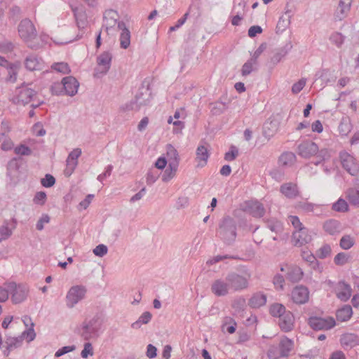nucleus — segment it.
Masks as SVG:
<instances>
[{"label":"nucleus","instance_id":"nucleus-21","mask_svg":"<svg viewBox=\"0 0 359 359\" xmlns=\"http://www.w3.org/2000/svg\"><path fill=\"white\" fill-rule=\"evenodd\" d=\"M244 211L255 217H262L265 213L264 205L257 201H249L245 204Z\"/></svg>","mask_w":359,"mask_h":359},{"label":"nucleus","instance_id":"nucleus-49","mask_svg":"<svg viewBox=\"0 0 359 359\" xmlns=\"http://www.w3.org/2000/svg\"><path fill=\"white\" fill-rule=\"evenodd\" d=\"M236 323L231 318H226L222 325L223 331H226L229 334H233L236 331Z\"/></svg>","mask_w":359,"mask_h":359},{"label":"nucleus","instance_id":"nucleus-23","mask_svg":"<svg viewBox=\"0 0 359 359\" xmlns=\"http://www.w3.org/2000/svg\"><path fill=\"white\" fill-rule=\"evenodd\" d=\"M62 86L65 94L72 97L77 93L79 83L74 77L67 76L62 79Z\"/></svg>","mask_w":359,"mask_h":359},{"label":"nucleus","instance_id":"nucleus-4","mask_svg":"<svg viewBox=\"0 0 359 359\" xmlns=\"http://www.w3.org/2000/svg\"><path fill=\"white\" fill-rule=\"evenodd\" d=\"M217 234L228 244L233 242L236 237V223L235 220L229 216L224 217L219 223Z\"/></svg>","mask_w":359,"mask_h":359},{"label":"nucleus","instance_id":"nucleus-25","mask_svg":"<svg viewBox=\"0 0 359 359\" xmlns=\"http://www.w3.org/2000/svg\"><path fill=\"white\" fill-rule=\"evenodd\" d=\"M294 316L287 311L283 316L279 318V326L284 332H289L293 329L294 327Z\"/></svg>","mask_w":359,"mask_h":359},{"label":"nucleus","instance_id":"nucleus-53","mask_svg":"<svg viewBox=\"0 0 359 359\" xmlns=\"http://www.w3.org/2000/svg\"><path fill=\"white\" fill-rule=\"evenodd\" d=\"M290 20L291 19L285 17V16H280L276 26V29H278V32H283L285 30L289 25H290Z\"/></svg>","mask_w":359,"mask_h":359},{"label":"nucleus","instance_id":"nucleus-9","mask_svg":"<svg viewBox=\"0 0 359 359\" xmlns=\"http://www.w3.org/2000/svg\"><path fill=\"white\" fill-rule=\"evenodd\" d=\"M341 165L352 176H356L359 173V163L351 154L341 151L339 154Z\"/></svg>","mask_w":359,"mask_h":359},{"label":"nucleus","instance_id":"nucleus-62","mask_svg":"<svg viewBox=\"0 0 359 359\" xmlns=\"http://www.w3.org/2000/svg\"><path fill=\"white\" fill-rule=\"evenodd\" d=\"M15 153L18 155L29 156L32 154V150L25 144H20L14 149Z\"/></svg>","mask_w":359,"mask_h":359},{"label":"nucleus","instance_id":"nucleus-59","mask_svg":"<svg viewBox=\"0 0 359 359\" xmlns=\"http://www.w3.org/2000/svg\"><path fill=\"white\" fill-rule=\"evenodd\" d=\"M351 126L348 121L344 120L342 121L339 126V133L342 135H347L348 133L351 131Z\"/></svg>","mask_w":359,"mask_h":359},{"label":"nucleus","instance_id":"nucleus-63","mask_svg":"<svg viewBox=\"0 0 359 359\" xmlns=\"http://www.w3.org/2000/svg\"><path fill=\"white\" fill-rule=\"evenodd\" d=\"M10 294V290L8 289V283L4 284V286H0V302H6Z\"/></svg>","mask_w":359,"mask_h":359},{"label":"nucleus","instance_id":"nucleus-6","mask_svg":"<svg viewBox=\"0 0 359 359\" xmlns=\"http://www.w3.org/2000/svg\"><path fill=\"white\" fill-rule=\"evenodd\" d=\"M87 288L83 285L72 286L67 292L65 301L67 309L74 308L79 303L86 299Z\"/></svg>","mask_w":359,"mask_h":359},{"label":"nucleus","instance_id":"nucleus-61","mask_svg":"<svg viewBox=\"0 0 359 359\" xmlns=\"http://www.w3.org/2000/svg\"><path fill=\"white\" fill-rule=\"evenodd\" d=\"M41 183L44 187H51L55 183V179L53 175L46 174L44 178L41 179Z\"/></svg>","mask_w":359,"mask_h":359},{"label":"nucleus","instance_id":"nucleus-27","mask_svg":"<svg viewBox=\"0 0 359 359\" xmlns=\"http://www.w3.org/2000/svg\"><path fill=\"white\" fill-rule=\"evenodd\" d=\"M292 45L291 42L287 43L284 46L276 49L271 57V62L276 65L278 64L287 53L291 50Z\"/></svg>","mask_w":359,"mask_h":359},{"label":"nucleus","instance_id":"nucleus-17","mask_svg":"<svg viewBox=\"0 0 359 359\" xmlns=\"http://www.w3.org/2000/svg\"><path fill=\"white\" fill-rule=\"evenodd\" d=\"M73 12L76 20V25L79 28V34H77V39H81L84 34L83 29L88 25L87 14L82 8H73Z\"/></svg>","mask_w":359,"mask_h":359},{"label":"nucleus","instance_id":"nucleus-33","mask_svg":"<svg viewBox=\"0 0 359 359\" xmlns=\"http://www.w3.org/2000/svg\"><path fill=\"white\" fill-rule=\"evenodd\" d=\"M166 160L168 162V165L175 163L176 165H179L180 157L177 149L171 144L166 146Z\"/></svg>","mask_w":359,"mask_h":359},{"label":"nucleus","instance_id":"nucleus-8","mask_svg":"<svg viewBox=\"0 0 359 359\" xmlns=\"http://www.w3.org/2000/svg\"><path fill=\"white\" fill-rule=\"evenodd\" d=\"M35 95V90L29 87V85L23 84L15 90L12 102L17 104L25 105L32 100Z\"/></svg>","mask_w":359,"mask_h":359},{"label":"nucleus","instance_id":"nucleus-43","mask_svg":"<svg viewBox=\"0 0 359 359\" xmlns=\"http://www.w3.org/2000/svg\"><path fill=\"white\" fill-rule=\"evenodd\" d=\"M51 69L62 74H67L71 72L69 65L64 62L53 63L51 65Z\"/></svg>","mask_w":359,"mask_h":359},{"label":"nucleus","instance_id":"nucleus-24","mask_svg":"<svg viewBox=\"0 0 359 359\" xmlns=\"http://www.w3.org/2000/svg\"><path fill=\"white\" fill-rule=\"evenodd\" d=\"M335 294L338 299L342 302H346L351 296V285L344 281H339L334 288Z\"/></svg>","mask_w":359,"mask_h":359},{"label":"nucleus","instance_id":"nucleus-26","mask_svg":"<svg viewBox=\"0 0 359 359\" xmlns=\"http://www.w3.org/2000/svg\"><path fill=\"white\" fill-rule=\"evenodd\" d=\"M118 29L121 30L120 34V46L122 48L126 49L130 46V32L126 27V25L123 22L118 23Z\"/></svg>","mask_w":359,"mask_h":359},{"label":"nucleus","instance_id":"nucleus-50","mask_svg":"<svg viewBox=\"0 0 359 359\" xmlns=\"http://www.w3.org/2000/svg\"><path fill=\"white\" fill-rule=\"evenodd\" d=\"M196 156L198 160L203 161V164H205L209 157L207 148L203 145L198 146L196 149Z\"/></svg>","mask_w":359,"mask_h":359},{"label":"nucleus","instance_id":"nucleus-58","mask_svg":"<svg viewBox=\"0 0 359 359\" xmlns=\"http://www.w3.org/2000/svg\"><path fill=\"white\" fill-rule=\"evenodd\" d=\"M50 91L53 95H60L65 94L63 86H62V81L61 83L55 82L53 83L50 87Z\"/></svg>","mask_w":359,"mask_h":359},{"label":"nucleus","instance_id":"nucleus-37","mask_svg":"<svg viewBox=\"0 0 359 359\" xmlns=\"http://www.w3.org/2000/svg\"><path fill=\"white\" fill-rule=\"evenodd\" d=\"M152 315L149 311L144 312L139 318L132 323L131 327L133 329H139L141 327L142 325H146L150 322L151 320Z\"/></svg>","mask_w":359,"mask_h":359},{"label":"nucleus","instance_id":"nucleus-1","mask_svg":"<svg viewBox=\"0 0 359 359\" xmlns=\"http://www.w3.org/2000/svg\"><path fill=\"white\" fill-rule=\"evenodd\" d=\"M103 331V319L96 315L92 318L83 322L80 334L85 340H90L99 337Z\"/></svg>","mask_w":359,"mask_h":359},{"label":"nucleus","instance_id":"nucleus-48","mask_svg":"<svg viewBox=\"0 0 359 359\" xmlns=\"http://www.w3.org/2000/svg\"><path fill=\"white\" fill-rule=\"evenodd\" d=\"M351 257L345 252L338 253L334 258V262L337 266H343L349 262Z\"/></svg>","mask_w":359,"mask_h":359},{"label":"nucleus","instance_id":"nucleus-45","mask_svg":"<svg viewBox=\"0 0 359 359\" xmlns=\"http://www.w3.org/2000/svg\"><path fill=\"white\" fill-rule=\"evenodd\" d=\"M277 128L276 123L273 122L266 123L264 126L263 135L265 137L270 139L276 133Z\"/></svg>","mask_w":359,"mask_h":359},{"label":"nucleus","instance_id":"nucleus-14","mask_svg":"<svg viewBox=\"0 0 359 359\" xmlns=\"http://www.w3.org/2000/svg\"><path fill=\"white\" fill-rule=\"evenodd\" d=\"M112 60V54L109 51H104L97 57V67L95 74H105L109 70Z\"/></svg>","mask_w":359,"mask_h":359},{"label":"nucleus","instance_id":"nucleus-40","mask_svg":"<svg viewBox=\"0 0 359 359\" xmlns=\"http://www.w3.org/2000/svg\"><path fill=\"white\" fill-rule=\"evenodd\" d=\"M287 311H286L285 306L279 303H274L270 306L269 312L273 317L280 318Z\"/></svg>","mask_w":359,"mask_h":359},{"label":"nucleus","instance_id":"nucleus-32","mask_svg":"<svg viewBox=\"0 0 359 359\" xmlns=\"http://www.w3.org/2000/svg\"><path fill=\"white\" fill-rule=\"evenodd\" d=\"M353 0H340L339 4V7L337 11V18L339 20L344 19L348 11H350V8L351 6Z\"/></svg>","mask_w":359,"mask_h":359},{"label":"nucleus","instance_id":"nucleus-54","mask_svg":"<svg viewBox=\"0 0 359 359\" xmlns=\"http://www.w3.org/2000/svg\"><path fill=\"white\" fill-rule=\"evenodd\" d=\"M257 65V62L252 61L251 59L248 60L242 67L241 73L243 76L249 75L253 70L254 66Z\"/></svg>","mask_w":359,"mask_h":359},{"label":"nucleus","instance_id":"nucleus-29","mask_svg":"<svg viewBox=\"0 0 359 359\" xmlns=\"http://www.w3.org/2000/svg\"><path fill=\"white\" fill-rule=\"evenodd\" d=\"M340 342L344 348H348L358 345L359 339L355 334L347 333L341 337Z\"/></svg>","mask_w":359,"mask_h":359},{"label":"nucleus","instance_id":"nucleus-2","mask_svg":"<svg viewBox=\"0 0 359 359\" xmlns=\"http://www.w3.org/2000/svg\"><path fill=\"white\" fill-rule=\"evenodd\" d=\"M18 33L20 38L31 48H37L39 43L37 42V33L32 22L29 19L22 20L18 25Z\"/></svg>","mask_w":359,"mask_h":359},{"label":"nucleus","instance_id":"nucleus-51","mask_svg":"<svg viewBox=\"0 0 359 359\" xmlns=\"http://www.w3.org/2000/svg\"><path fill=\"white\" fill-rule=\"evenodd\" d=\"M332 209L337 212H346L348 210V205L344 199L339 198L337 202L333 203Z\"/></svg>","mask_w":359,"mask_h":359},{"label":"nucleus","instance_id":"nucleus-20","mask_svg":"<svg viewBox=\"0 0 359 359\" xmlns=\"http://www.w3.org/2000/svg\"><path fill=\"white\" fill-rule=\"evenodd\" d=\"M25 68L31 72L40 71L44 67V62L41 57L35 54H29L25 59Z\"/></svg>","mask_w":359,"mask_h":359},{"label":"nucleus","instance_id":"nucleus-31","mask_svg":"<svg viewBox=\"0 0 359 359\" xmlns=\"http://www.w3.org/2000/svg\"><path fill=\"white\" fill-rule=\"evenodd\" d=\"M266 302V296L262 292L254 294L249 299L248 304L252 308H259Z\"/></svg>","mask_w":359,"mask_h":359},{"label":"nucleus","instance_id":"nucleus-39","mask_svg":"<svg viewBox=\"0 0 359 359\" xmlns=\"http://www.w3.org/2000/svg\"><path fill=\"white\" fill-rule=\"evenodd\" d=\"M296 161V156L294 153L287 151L285 152L279 158V163L281 165H291Z\"/></svg>","mask_w":359,"mask_h":359},{"label":"nucleus","instance_id":"nucleus-16","mask_svg":"<svg viewBox=\"0 0 359 359\" xmlns=\"http://www.w3.org/2000/svg\"><path fill=\"white\" fill-rule=\"evenodd\" d=\"M211 291L217 297L226 296L231 291L226 278L215 280L211 285Z\"/></svg>","mask_w":359,"mask_h":359},{"label":"nucleus","instance_id":"nucleus-41","mask_svg":"<svg viewBox=\"0 0 359 359\" xmlns=\"http://www.w3.org/2000/svg\"><path fill=\"white\" fill-rule=\"evenodd\" d=\"M6 71L7 73L6 81L8 82L14 83L17 80L18 68V66L13 64L9 65L7 67H6Z\"/></svg>","mask_w":359,"mask_h":359},{"label":"nucleus","instance_id":"nucleus-47","mask_svg":"<svg viewBox=\"0 0 359 359\" xmlns=\"http://www.w3.org/2000/svg\"><path fill=\"white\" fill-rule=\"evenodd\" d=\"M330 42L337 48H341L344 42L345 36L339 32H334L330 36Z\"/></svg>","mask_w":359,"mask_h":359},{"label":"nucleus","instance_id":"nucleus-11","mask_svg":"<svg viewBox=\"0 0 359 359\" xmlns=\"http://www.w3.org/2000/svg\"><path fill=\"white\" fill-rule=\"evenodd\" d=\"M309 325L314 330H330L336 325L335 320L332 317L320 318L312 316L309 318Z\"/></svg>","mask_w":359,"mask_h":359},{"label":"nucleus","instance_id":"nucleus-55","mask_svg":"<svg viewBox=\"0 0 359 359\" xmlns=\"http://www.w3.org/2000/svg\"><path fill=\"white\" fill-rule=\"evenodd\" d=\"M226 109V105L224 102H217L213 104V106L211 109V111L215 115L221 114L223 113Z\"/></svg>","mask_w":359,"mask_h":359},{"label":"nucleus","instance_id":"nucleus-12","mask_svg":"<svg viewBox=\"0 0 359 359\" xmlns=\"http://www.w3.org/2000/svg\"><path fill=\"white\" fill-rule=\"evenodd\" d=\"M118 17V13L114 10L105 11L102 31L104 30L107 34H113L116 25L119 22H117Z\"/></svg>","mask_w":359,"mask_h":359},{"label":"nucleus","instance_id":"nucleus-22","mask_svg":"<svg viewBox=\"0 0 359 359\" xmlns=\"http://www.w3.org/2000/svg\"><path fill=\"white\" fill-rule=\"evenodd\" d=\"M22 343V341L20 336L16 337L8 336L6 337L5 343L3 342L2 339L0 337V348H6L4 351L6 356H8L13 349L20 347Z\"/></svg>","mask_w":359,"mask_h":359},{"label":"nucleus","instance_id":"nucleus-15","mask_svg":"<svg viewBox=\"0 0 359 359\" xmlns=\"http://www.w3.org/2000/svg\"><path fill=\"white\" fill-rule=\"evenodd\" d=\"M82 151L79 148L74 149L68 155L66 160V168L64 171L65 176L69 177L78 165V158L81 156Z\"/></svg>","mask_w":359,"mask_h":359},{"label":"nucleus","instance_id":"nucleus-13","mask_svg":"<svg viewBox=\"0 0 359 359\" xmlns=\"http://www.w3.org/2000/svg\"><path fill=\"white\" fill-rule=\"evenodd\" d=\"M318 145L310 140L302 141L297 147L298 154L304 158H309L318 154Z\"/></svg>","mask_w":359,"mask_h":359},{"label":"nucleus","instance_id":"nucleus-34","mask_svg":"<svg viewBox=\"0 0 359 359\" xmlns=\"http://www.w3.org/2000/svg\"><path fill=\"white\" fill-rule=\"evenodd\" d=\"M303 271L298 266H292L289 269L287 273V279L292 283L299 282L303 277Z\"/></svg>","mask_w":359,"mask_h":359},{"label":"nucleus","instance_id":"nucleus-3","mask_svg":"<svg viewBox=\"0 0 359 359\" xmlns=\"http://www.w3.org/2000/svg\"><path fill=\"white\" fill-rule=\"evenodd\" d=\"M152 100V93L149 86H142L139 88L135 99L126 103L123 107L124 111H139L142 107L147 106Z\"/></svg>","mask_w":359,"mask_h":359},{"label":"nucleus","instance_id":"nucleus-5","mask_svg":"<svg viewBox=\"0 0 359 359\" xmlns=\"http://www.w3.org/2000/svg\"><path fill=\"white\" fill-rule=\"evenodd\" d=\"M294 347V341L286 337H281L277 345H271L268 350L270 359H280L287 357Z\"/></svg>","mask_w":359,"mask_h":359},{"label":"nucleus","instance_id":"nucleus-7","mask_svg":"<svg viewBox=\"0 0 359 359\" xmlns=\"http://www.w3.org/2000/svg\"><path fill=\"white\" fill-rule=\"evenodd\" d=\"M250 276V273L246 270L243 275L236 272H230L226 276V278L231 291L236 292L243 290L248 287V280Z\"/></svg>","mask_w":359,"mask_h":359},{"label":"nucleus","instance_id":"nucleus-56","mask_svg":"<svg viewBox=\"0 0 359 359\" xmlns=\"http://www.w3.org/2000/svg\"><path fill=\"white\" fill-rule=\"evenodd\" d=\"M331 251L330 245L325 244L316 252V255L320 259H325L330 255Z\"/></svg>","mask_w":359,"mask_h":359},{"label":"nucleus","instance_id":"nucleus-35","mask_svg":"<svg viewBox=\"0 0 359 359\" xmlns=\"http://www.w3.org/2000/svg\"><path fill=\"white\" fill-rule=\"evenodd\" d=\"M346 198L352 205L359 207V190L354 188L348 189L346 192Z\"/></svg>","mask_w":359,"mask_h":359},{"label":"nucleus","instance_id":"nucleus-36","mask_svg":"<svg viewBox=\"0 0 359 359\" xmlns=\"http://www.w3.org/2000/svg\"><path fill=\"white\" fill-rule=\"evenodd\" d=\"M323 229L330 235H334L340 231V224L338 221L330 219L324 223Z\"/></svg>","mask_w":359,"mask_h":359},{"label":"nucleus","instance_id":"nucleus-57","mask_svg":"<svg viewBox=\"0 0 359 359\" xmlns=\"http://www.w3.org/2000/svg\"><path fill=\"white\" fill-rule=\"evenodd\" d=\"M93 348L90 342H86L83 345V349L81 352V356L83 358H87L88 356L93 355Z\"/></svg>","mask_w":359,"mask_h":359},{"label":"nucleus","instance_id":"nucleus-30","mask_svg":"<svg viewBox=\"0 0 359 359\" xmlns=\"http://www.w3.org/2000/svg\"><path fill=\"white\" fill-rule=\"evenodd\" d=\"M353 315V310L351 306L344 305L336 312V318L338 321H348Z\"/></svg>","mask_w":359,"mask_h":359},{"label":"nucleus","instance_id":"nucleus-18","mask_svg":"<svg viewBox=\"0 0 359 359\" xmlns=\"http://www.w3.org/2000/svg\"><path fill=\"white\" fill-rule=\"evenodd\" d=\"M311 240V233L305 227L299 230H295L292 233V241L295 246L301 247L310 243Z\"/></svg>","mask_w":359,"mask_h":359},{"label":"nucleus","instance_id":"nucleus-19","mask_svg":"<svg viewBox=\"0 0 359 359\" xmlns=\"http://www.w3.org/2000/svg\"><path fill=\"white\" fill-rule=\"evenodd\" d=\"M291 299L296 304H306L309 299V291L307 287L296 286L291 292Z\"/></svg>","mask_w":359,"mask_h":359},{"label":"nucleus","instance_id":"nucleus-64","mask_svg":"<svg viewBox=\"0 0 359 359\" xmlns=\"http://www.w3.org/2000/svg\"><path fill=\"white\" fill-rule=\"evenodd\" d=\"M238 154V149L234 147L231 146L230 148V151L226 152L224 156V159L227 161H233L236 156Z\"/></svg>","mask_w":359,"mask_h":359},{"label":"nucleus","instance_id":"nucleus-52","mask_svg":"<svg viewBox=\"0 0 359 359\" xmlns=\"http://www.w3.org/2000/svg\"><path fill=\"white\" fill-rule=\"evenodd\" d=\"M20 337H21L22 341L25 339L27 342H30L33 341L36 337V333L34 328L28 327L22 332Z\"/></svg>","mask_w":359,"mask_h":359},{"label":"nucleus","instance_id":"nucleus-60","mask_svg":"<svg viewBox=\"0 0 359 359\" xmlns=\"http://www.w3.org/2000/svg\"><path fill=\"white\" fill-rule=\"evenodd\" d=\"M46 201V194L44 191H39L37 192L34 198L33 202L35 204L43 205Z\"/></svg>","mask_w":359,"mask_h":359},{"label":"nucleus","instance_id":"nucleus-42","mask_svg":"<svg viewBox=\"0 0 359 359\" xmlns=\"http://www.w3.org/2000/svg\"><path fill=\"white\" fill-rule=\"evenodd\" d=\"M177 168L178 166L173 163L170 165H168V168L165 169L162 175V180L163 182H168L172 179L175 175Z\"/></svg>","mask_w":359,"mask_h":359},{"label":"nucleus","instance_id":"nucleus-38","mask_svg":"<svg viewBox=\"0 0 359 359\" xmlns=\"http://www.w3.org/2000/svg\"><path fill=\"white\" fill-rule=\"evenodd\" d=\"M266 226L272 231L276 233V234H279L283 231V224L280 221L272 218L267 219L266 221Z\"/></svg>","mask_w":359,"mask_h":359},{"label":"nucleus","instance_id":"nucleus-28","mask_svg":"<svg viewBox=\"0 0 359 359\" xmlns=\"http://www.w3.org/2000/svg\"><path fill=\"white\" fill-rule=\"evenodd\" d=\"M280 191L288 198H294L299 195L297 185L292 182L282 184L280 188Z\"/></svg>","mask_w":359,"mask_h":359},{"label":"nucleus","instance_id":"nucleus-10","mask_svg":"<svg viewBox=\"0 0 359 359\" xmlns=\"http://www.w3.org/2000/svg\"><path fill=\"white\" fill-rule=\"evenodd\" d=\"M8 289L13 304H20L26 299L29 291L26 285L11 282L8 283Z\"/></svg>","mask_w":359,"mask_h":359},{"label":"nucleus","instance_id":"nucleus-46","mask_svg":"<svg viewBox=\"0 0 359 359\" xmlns=\"http://www.w3.org/2000/svg\"><path fill=\"white\" fill-rule=\"evenodd\" d=\"M354 244L355 240L350 235L344 236L339 242L340 247L344 250H349Z\"/></svg>","mask_w":359,"mask_h":359},{"label":"nucleus","instance_id":"nucleus-44","mask_svg":"<svg viewBox=\"0 0 359 359\" xmlns=\"http://www.w3.org/2000/svg\"><path fill=\"white\" fill-rule=\"evenodd\" d=\"M238 6L241 8L242 11H236V7L233 8V12L236 13V15L231 19V24L233 26L240 25L241 21L243 20V15H244L243 10H244L245 5L241 3H239L238 4Z\"/></svg>","mask_w":359,"mask_h":359}]
</instances>
